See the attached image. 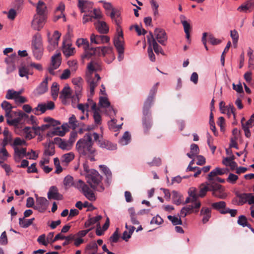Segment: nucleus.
I'll return each instance as SVG.
<instances>
[{
  "instance_id": "obj_1",
  "label": "nucleus",
  "mask_w": 254,
  "mask_h": 254,
  "mask_svg": "<svg viewBox=\"0 0 254 254\" xmlns=\"http://www.w3.org/2000/svg\"><path fill=\"white\" fill-rule=\"evenodd\" d=\"M93 145L92 134L88 133L77 142L76 149L81 157L91 161H94L97 153Z\"/></svg>"
},
{
  "instance_id": "obj_2",
  "label": "nucleus",
  "mask_w": 254,
  "mask_h": 254,
  "mask_svg": "<svg viewBox=\"0 0 254 254\" xmlns=\"http://www.w3.org/2000/svg\"><path fill=\"white\" fill-rule=\"evenodd\" d=\"M93 145L92 134L88 133L77 142L76 149L81 157L91 161H94L97 153Z\"/></svg>"
},
{
  "instance_id": "obj_3",
  "label": "nucleus",
  "mask_w": 254,
  "mask_h": 254,
  "mask_svg": "<svg viewBox=\"0 0 254 254\" xmlns=\"http://www.w3.org/2000/svg\"><path fill=\"white\" fill-rule=\"evenodd\" d=\"M96 65V63L91 62L88 64L86 71L85 79L91 95L94 94L95 89L98 85V82L101 79L99 74L95 72Z\"/></svg>"
},
{
  "instance_id": "obj_4",
  "label": "nucleus",
  "mask_w": 254,
  "mask_h": 254,
  "mask_svg": "<svg viewBox=\"0 0 254 254\" xmlns=\"http://www.w3.org/2000/svg\"><path fill=\"white\" fill-rule=\"evenodd\" d=\"M85 178L87 182L94 190L102 192L104 190L102 183V177L96 170L91 169L88 174L85 175Z\"/></svg>"
},
{
  "instance_id": "obj_5",
  "label": "nucleus",
  "mask_w": 254,
  "mask_h": 254,
  "mask_svg": "<svg viewBox=\"0 0 254 254\" xmlns=\"http://www.w3.org/2000/svg\"><path fill=\"white\" fill-rule=\"evenodd\" d=\"M75 188L81 192L85 197L90 201H94L96 199L93 190L82 180H79L76 182L75 184Z\"/></svg>"
},
{
  "instance_id": "obj_6",
  "label": "nucleus",
  "mask_w": 254,
  "mask_h": 254,
  "mask_svg": "<svg viewBox=\"0 0 254 254\" xmlns=\"http://www.w3.org/2000/svg\"><path fill=\"white\" fill-rule=\"evenodd\" d=\"M158 84L159 83H156L153 85L150 90L149 95L144 102L143 108V114L144 116H147L149 114H151L150 108L153 105L154 101V97L157 91V86Z\"/></svg>"
},
{
  "instance_id": "obj_7",
  "label": "nucleus",
  "mask_w": 254,
  "mask_h": 254,
  "mask_svg": "<svg viewBox=\"0 0 254 254\" xmlns=\"http://www.w3.org/2000/svg\"><path fill=\"white\" fill-rule=\"evenodd\" d=\"M92 135L94 140L97 142V144L101 148H105L109 150H115L117 149V147L116 144L101 138L100 135L96 132H93Z\"/></svg>"
},
{
  "instance_id": "obj_8",
  "label": "nucleus",
  "mask_w": 254,
  "mask_h": 254,
  "mask_svg": "<svg viewBox=\"0 0 254 254\" xmlns=\"http://www.w3.org/2000/svg\"><path fill=\"white\" fill-rule=\"evenodd\" d=\"M47 35L49 43L47 49L49 52H51L58 47L61 34L58 31H55L52 37L50 36V32H48Z\"/></svg>"
},
{
  "instance_id": "obj_9",
  "label": "nucleus",
  "mask_w": 254,
  "mask_h": 254,
  "mask_svg": "<svg viewBox=\"0 0 254 254\" xmlns=\"http://www.w3.org/2000/svg\"><path fill=\"white\" fill-rule=\"evenodd\" d=\"M13 114L15 116H17V118L13 119L12 118H7V123L9 125L15 127H18L22 119H26L28 118V116L22 111L14 112Z\"/></svg>"
},
{
  "instance_id": "obj_10",
  "label": "nucleus",
  "mask_w": 254,
  "mask_h": 254,
  "mask_svg": "<svg viewBox=\"0 0 254 254\" xmlns=\"http://www.w3.org/2000/svg\"><path fill=\"white\" fill-rule=\"evenodd\" d=\"M36 203L34 208L40 212H44L49 206V201L45 197H39L37 195H36Z\"/></svg>"
},
{
  "instance_id": "obj_11",
  "label": "nucleus",
  "mask_w": 254,
  "mask_h": 254,
  "mask_svg": "<svg viewBox=\"0 0 254 254\" xmlns=\"http://www.w3.org/2000/svg\"><path fill=\"white\" fill-rule=\"evenodd\" d=\"M46 20L45 16L35 14L31 22V26L35 30L40 31L44 26Z\"/></svg>"
},
{
  "instance_id": "obj_12",
  "label": "nucleus",
  "mask_w": 254,
  "mask_h": 254,
  "mask_svg": "<svg viewBox=\"0 0 254 254\" xmlns=\"http://www.w3.org/2000/svg\"><path fill=\"white\" fill-rule=\"evenodd\" d=\"M236 196L240 198V202L241 204L245 203H248L249 204H254V196L251 193H241L236 192Z\"/></svg>"
},
{
  "instance_id": "obj_13",
  "label": "nucleus",
  "mask_w": 254,
  "mask_h": 254,
  "mask_svg": "<svg viewBox=\"0 0 254 254\" xmlns=\"http://www.w3.org/2000/svg\"><path fill=\"white\" fill-rule=\"evenodd\" d=\"M147 42L149 44V46L153 47L155 52L156 54L162 53V49L161 47L159 46L154 37L153 34L151 32H149L148 35L146 36Z\"/></svg>"
},
{
  "instance_id": "obj_14",
  "label": "nucleus",
  "mask_w": 254,
  "mask_h": 254,
  "mask_svg": "<svg viewBox=\"0 0 254 254\" xmlns=\"http://www.w3.org/2000/svg\"><path fill=\"white\" fill-rule=\"evenodd\" d=\"M154 35L158 42L161 45H166L167 36L165 31L161 28H156L154 30Z\"/></svg>"
},
{
  "instance_id": "obj_15",
  "label": "nucleus",
  "mask_w": 254,
  "mask_h": 254,
  "mask_svg": "<svg viewBox=\"0 0 254 254\" xmlns=\"http://www.w3.org/2000/svg\"><path fill=\"white\" fill-rule=\"evenodd\" d=\"M74 48L72 47L71 43L68 40H64L63 42V53L66 57H69L74 54Z\"/></svg>"
},
{
  "instance_id": "obj_16",
  "label": "nucleus",
  "mask_w": 254,
  "mask_h": 254,
  "mask_svg": "<svg viewBox=\"0 0 254 254\" xmlns=\"http://www.w3.org/2000/svg\"><path fill=\"white\" fill-rule=\"evenodd\" d=\"M47 197L49 199L62 200L63 198V195L59 193L57 187L54 186L49 188Z\"/></svg>"
},
{
  "instance_id": "obj_17",
  "label": "nucleus",
  "mask_w": 254,
  "mask_h": 254,
  "mask_svg": "<svg viewBox=\"0 0 254 254\" xmlns=\"http://www.w3.org/2000/svg\"><path fill=\"white\" fill-rule=\"evenodd\" d=\"M60 55V54H57L52 57L51 64L48 68V71L51 74H55L54 70L57 69L61 64Z\"/></svg>"
},
{
  "instance_id": "obj_18",
  "label": "nucleus",
  "mask_w": 254,
  "mask_h": 254,
  "mask_svg": "<svg viewBox=\"0 0 254 254\" xmlns=\"http://www.w3.org/2000/svg\"><path fill=\"white\" fill-rule=\"evenodd\" d=\"M32 50H39L43 48L41 36L39 33L34 35L32 38L31 43Z\"/></svg>"
},
{
  "instance_id": "obj_19",
  "label": "nucleus",
  "mask_w": 254,
  "mask_h": 254,
  "mask_svg": "<svg viewBox=\"0 0 254 254\" xmlns=\"http://www.w3.org/2000/svg\"><path fill=\"white\" fill-rule=\"evenodd\" d=\"M14 158L16 162L20 161L22 157L25 156H29V154H30L29 152H26V149L25 148L19 149L17 147H14Z\"/></svg>"
},
{
  "instance_id": "obj_20",
  "label": "nucleus",
  "mask_w": 254,
  "mask_h": 254,
  "mask_svg": "<svg viewBox=\"0 0 254 254\" xmlns=\"http://www.w3.org/2000/svg\"><path fill=\"white\" fill-rule=\"evenodd\" d=\"M48 77L46 78L40 84V85L34 90V93L35 95H40L45 93L48 90Z\"/></svg>"
},
{
  "instance_id": "obj_21",
  "label": "nucleus",
  "mask_w": 254,
  "mask_h": 254,
  "mask_svg": "<svg viewBox=\"0 0 254 254\" xmlns=\"http://www.w3.org/2000/svg\"><path fill=\"white\" fill-rule=\"evenodd\" d=\"M55 140H60L59 143V147L62 149L69 150L71 149L73 140H71V139H69L68 141L62 140L59 137H56L55 138Z\"/></svg>"
},
{
  "instance_id": "obj_22",
  "label": "nucleus",
  "mask_w": 254,
  "mask_h": 254,
  "mask_svg": "<svg viewBox=\"0 0 254 254\" xmlns=\"http://www.w3.org/2000/svg\"><path fill=\"white\" fill-rule=\"evenodd\" d=\"M94 25L96 29L101 34H106L109 31V27L104 21L98 20L94 23Z\"/></svg>"
},
{
  "instance_id": "obj_23",
  "label": "nucleus",
  "mask_w": 254,
  "mask_h": 254,
  "mask_svg": "<svg viewBox=\"0 0 254 254\" xmlns=\"http://www.w3.org/2000/svg\"><path fill=\"white\" fill-rule=\"evenodd\" d=\"M98 55L102 54L103 56L110 55L112 57V60L115 58L113 54V48L111 47H97Z\"/></svg>"
},
{
  "instance_id": "obj_24",
  "label": "nucleus",
  "mask_w": 254,
  "mask_h": 254,
  "mask_svg": "<svg viewBox=\"0 0 254 254\" xmlns=\"http://www.w3.org/2000/svg\"><path fill=\"white\" fill-rule=\"evenodd\" d=\"M213 188L211 185H209V184L207 182L202 183L200 186V190L198 193L199 196L200 197H204L207 191H212V190H213Z\"/></svg>"
},
{
  "instance_id": "obj_25",
  "label": "nucleus",
  "mask_w": 254,
  "mask_h": 254,
  "mask_svg": "<svg viewBox=\"0 0 254 254\" xmlns=\"http://www.w3.org/2000/svg\"><path fill=\"white\" fill-rule=\"evenodd\" d=\"M1 107L5 111V117L7 118L13 117V115L11 113L13 107L10 103L6 101H3L1 104Z\"/></svg>"
},
{
  "instance_id": "obj_26",
  "label": "nucleus",
  "mask_w": 254,
  "mask_h": 254,
  "mask_svg": "<svg viewBox=\"0 0 254 254\" xmlns=\"http://www.w3.org/2000/svg\"><path fill=\"white\" fill-rule=\"evenodd\" d=\"M211 210L210 208L203 207L201 210L200 214L203 216L202 222L203 224L206 223L211 217Z\"/></svg>"
},
{
  "instance_id": "obj_27",
  "label": "nucleus",
  "mask_w": 254,
  "mask_h": 254,
  "mask_svg": "<svg viewBox=\"0 0 254 254\" xmlns=\"http://www.w3.org/2000/svg\"><path fill=\"white\" fill-rule=\"evenodd\" d=\"M98 48H93L89 47L87 49L84 50V54L82 56L83 59H89L94 55H98Z\"/></svg>"
},
{
  "instance_id": "obj_28",
  "label": "nucleus",
  "mask_w": 254,
  "mask_h": 254,
  "mask_svg": "<svg viewBox=\"0 0 254 254\" xmlns=\"http://www.w3.org/2000/svg\"><path fill=\"white\" fill-rule=\"evenodd\" d=\"M219 177L218 176H213L211 177H209V174L208 175L207 177V182L211 185L213 188L218 189L219 187H221L222 186L218 184Z\"/></svg>"
},
{
  "instance_id": "obj_29",
  "label": "nucleus",
  "mask_w": 254,
  "mask_h": 254,
  "mask_svg": "<svg viewBox=\"0 0 254 254\" xmlns=\"http://www.w3.org/2000/svg\"><path fill=\"white\" fill-rule=\"evenodd\" d=\"M98 251V246L95 242L87 245L85 249V254H96Z\"/></svg>"
},
{
  "instance_id": "obj_30",
  "label": "nucleus",
  "mask_w": 254,
  "mask_h": 254,
  "mask_svg": "<svg viewBox=\"0 0 254 254\" xmlns=\"http://www.w3.org/2000/svg\"><path fill=\"white\" fill-rule=\"evenodd\" d=\"M211 207L213 209L218 211L220 213L222 211H225L226 207V203L224 201H220L214 202L211 204Z\"/></svg>"
},
{
  "instance_id": "obj_31",
  "label": "nucleus",
  "mask_w": 254,
  "mask_h": 254,
  "mask_svg": "<svg viewBox=\"0 0 254 254\" xmlns=\"http://www.w3.org/2000/svg\"><path fill=\"white\" fill-rule=\"evenodd\" d=\"M47 10L46 4L42 0H39L36 6V14L40 15L41 16H45V14Z\"/></svg>"
},
{
  "instance_id": "obj_32",
  "label": "nucleus",
  "mask_w": 254,
  "mask_h": 254,
  "mask_svg": "<svg viewBox=\"0 0 254 254\" xmlns=\"http://www.w3.org/2000/svg\"><path fill=\"white\" fill-rule=\"evenodd\" d=\"M62 130L61 129L60 127H57L56 128V130H53L52 132V133L54 135H60L61 136H63L65 132L68 130L69 126L67 124H63L62 126Z\"/></svg>"
},
{
  "instance_id": "obj_33",
  "label": "nucleus",
  "mask_w": 254,
  "mask_h": 254,
  "mask_svg": "<svg viewBox=\"0 0 254 254\" xmlns=\"http://www.w3.org/2000/svg\"><path fill=\"white\" fill-rule=\"evenodd\" d=\"M60 98L64 102V100L71 98V90L69 86H65L61 92Z\"/></svg>"
},
{
  "instance_id": "obj_34",
  "label": "nucleus",
  "mask_w": 254,
  "mask_h": 254,
  "mask_svg": "<svg viewBox=\"0 0 254 254\" xmlns=\"http://www.w3.org/2000/svg\"><path fill=\"white\" fill-rule=\"evenodd\" d=\"M213 190L212 191V195L217 198L220 199H224L226 197L227 194L224 191V190L221 187H219L218 189L213 188Z\"/></svg>"
},
{
  "instance_id": "obj_35",
  "label": "nucleus",
  "mask_w": 254,
  "mask_h": 254,
  "mask_svg": "<svg viewBox=\"0 0 254 254\" xmlns=\"http://www.w3.org/2000/svg\"><path fill=\"white\" fill-rule=\"evenodd\" d=\"M142 124L145 131H148L152 126L151 114L147 116L143 115Z\"/></svg>"
},
{
  "instance_id": "obj_36",
  "label": "nucleus",
  "mask_w": 254,
  "mask_h": 254,
  "mask_svg": "<svg viewBox=\"0 0 254 254\" xmlns=\"http://www.w3.org/2000/svg\"><path fill=\"white\" fill-rule=\"evenodd\" d=\"M55 153V147L53 143L51 142H49L48 145L45 146V149L44 152V156H53Z\"/></svg>"
},
{
  "instance_id": "obj_37",
  "label": "nucleus",
  "mask_w": 254,
  "mask_h": 254,
  "mask_svg": "<svg viewBox=\"0 0 254 254\" xmlns=\"http://www.w3.org/2000/svg\"><path fill=\"white\" fill-rule=\"evenodd\" d=\"M131 136L128 131H126L123 136L119 140V143L122 146H125L128 144L130 141Z\"/></svg>"
},
{
  "instance_id": "obj_38",
  "label": "nucleus",
  "mask_w": 254,
  "mask_h": 254,
  "mask_svg": "<svg viewBox=\"0 0 254 254\" xmlns=\"http://www.w3.org/2000/svg\"><path fill=\"white\" fill-rule=\"evenodd\" d=\"M254 6V0H250L245 3L241 5L238 8V10L240 11L246 12L248 10Z\"/></svg>"
},
{
  "instance_id": "obj_39",
  "label": "nucleus",
  "mask_w": 254,
  "mask_h": 254,
  "mask_svg": "<svg viewBox=\"0 0 254 254\" xmlns=\"http://www.w3.org/2000/svg\"><path fill=\"white\" fill-rule=\"evenodd\" d=\"M102 218L101 215H97L95 217H93L88 219V220L85 223V227L87 228L91 226L98 223L99 221Z\"/></svg>"
},
{
  "instance_id": "obj_40",
  "label": "nucleus",
  "mask_w": 254,
  "mask_h": 254,
  "mask_svg": "<svg viewBox=\"0 0 254 254\" xmlns=\"http://www.w3.org/2000/svg\"><path fill=\"white\" fill-rule=\"evenodd\" d=\"M74 154L72 152L64 154L61 157L62 163L66 165L71 162L74 159Z\"/></svg>"
},
{
  "instance_id": "obj_41",
  "label": "nucleus",
  "mask_w": 254,
  "mask_h": 254,
  "mask_svg": "<svg viewBox=\"0 0 254 254\" xmlns=\"http://www.w3.org/2000/svg\"><path fill=\"white\" fill-rule=\"evenodd\" d=\"M83 81V79L81 77H77L72 79V82L75 85L76 92H80L81 90Z\"/></svg>"
},
{
  "instance_id": "obj_42",
  "label": "nucleus",
  "mask_w": 254,
  "mask_h": 254,
  "mask_svg": "<svg viewBox=\"0 0 254 254\" xmlns=\"http://www.w3.org/2000/svg\"><path fill=\"white\" fill-rule=\"evenodd\" d=\"M21 93V91H15L13 89H8L7 91L5 98L8 100L14 99L15 100L17 96L20 95Z\"/></svg>"
},
{
  "instance_id": "obj_43",
  "label": "nucleus",
  "mask_w": 254,
  "mask_h": 254,
  "mask_svg": "<svg viewBox=\"0 0 254 254\" xmlns=\"http://www.w3.org/2000/svg\"><path fill=\"white\" fill-rule=\"evenodd\" d=\"M200 202H195L194 204L188 205L184 207L190 213H191L193 211L197 212L198 211V209L200 207Z\"/></svg>"
},
{
  "instance_id": "obj_44",
  "label": "nucleus",
  "mask_w": 254,
  "mask_h": 254,
  "mask_svg": "<svg viewBox=\"0 0 254 254\" xmlns=\"http://www.w3.org/2000/svg\"><path fill=\"white\" fill-rule=\"evenodd\" d=\"M46 110V104L41 103L33 110V112L35 115H39L45 113Z\"/></svg>"
},
{
  "instance_id": "obj_45",
  "label": "nucleus",
  "mask_w": 254,
  "mask_h": 254,
  "mask_svg": "<svg viewBox=\"0 0 254 254\" xmlns=\"http://www.w3.org/2000/svg\"><path fill=\"white\" fill-rule=\"evenodd\" d=\"M34 220V218L29 219H24V218H20L19 219V223L21 227L26 228L32 224Z\"/></svg>"
},
{
  "instance_id": "obj_46",
  "label": "nucleus",
  "mask_w": 254,
  "mask_h": 254,
  "mask_svg": "<svg viewBox=\"0 0 254 254\" xmlns=\"http://www.w3.org/2000/svg\"><path fill=\"white\" fill-rule=\"evenodd\" d=\"M44 121L49 124L50 128L53 127H54V130H56V128L59 127L58 126L60 125L59 121L55 120L50 117L45 118Z\"/></svg>"
},
{
  "instance_id": "obj_47",
  "label": "nucleus",
  "mask_w": 254,
  "mask_h": 254,
  "mask_svg": "<svg viewBox=\"0 0 254 254\" xmlns=\"http://www.w3.org/2000/svg\"><path fill=\"white\" fill-rule=\"evenodd\" d=\"M76 183H73V178L69 175L66 176L64 180V185L66 188H70L72 186L75 187Z\"/></svg>"
},
{
  "instance_id": "obj_48",
  "label": "nucleus",
  "mask_w": 254,
  "mask_h": 254,
  "mask_svg": "<svg viewBox=\"0 0 254 254\" xmlns=\"http://www.w3.org/2000/svg\"><path fill=\"white\" fill-rule=\"evenodd\" d=\"M59 91V85L57 82H54L51 87V95L53 98L56 100L58 96Z\"/></svg>"
},
{
  "instance_id": "obj_49",
  "label": "nucleus",
  "mask_w": 254,
  "mask_h": 254,
  "mask_svg": "<svg viewBox=\"0 0 254 254\" xmlns=\"http://www.w3.org/2000/svg\"><path fill=\"white\" fill-rule=\"evenodd\" d=\"M128 211L129 213L131 223L134 225L138 224L139 221L136 218V216L134 208L133 207L129 208Z\"/></svg>"
},
{
  "instance_id": "obj_50",
  "label": "nucleus",
  "mask_w": 254,
  "mask_h": 254,
  "mask_svg": "<svg viewBox=\"0 0 254 254\" xmlns=\"http://www.w3.org/2000/svg\"><path fill=\"white\" fill-rule=\"evenodd\" d=\"M114 46L118 52L124 51L123 41L120 39H115L114 40Z\"/></svg>"
},
{
  "instance_id": "obj_51",
  "label": "nucleus",
  "mask_w": 254,
  "mask_h": 254,
  "mask_svg": "<svg viewBox=\"0 0 254 254\" xmlns=\"http://www.w3.org/2000/svg\"><path fill=\"white\" fill-rule=\"evenodd\" d=\"M181 195L175 190L172 191V200L174 204L178 205L181 203Z\"/></svg>"
},
{
  "instance_id": "obj_52",
  "label": "nucleus",
  "mask_w": 254,
  "mask_h": 254,
  "mask_svg": "<svg viewBox=\"0 0 254 254\" xmlns=\"http://www.w3.org/2000/svg\"><path fill=\"white\" fill-rule=\"evenodd\" d=\"M180 216L179 217L178 216H173L171 215L168 216L167 218L168 219L171 221L172 223L174 225H182V221L181 219Z\"/></svg>"
},
{
  "instance_id": "obj_53",
  "label": "nucleus",
  "mask_w": 254,
  "mask_h": 254,
  "mask_svg": "<svg viewBox=\"0 0 254 254\" xmlns=\"http://www.w3.org/2000/svg\"><path fill=\"white\" fill-rule=\"evenodd\" d=\"M68 123L70 125V127L72 129H75L77 127L79 126L78 122L76 120L75 116L73 115L69 118Z\"/></svg>"
},
{
  "instance_id": "obj_54",
  "label": "nucleus",
  "mask_w": 254,
  "mask_h": 254,
  "mask_svg": "<svg viewBox=\"0 0 254 254\" xmlns=\"http://www.w3.org/2000/svg\"><path fill=\"white\" fill-rule=\"evenodd\" d=\"M189 195L191 197V199L193 200H197L199 197L198 194L197 193V190L195 188L191 187L188 191Z\"/></svg>"
},
{
  "instance_id": "obj_55",
  "label": "nucleus",
  "mask_w": 254,
  "mask_h": 254,
  "mask_svg": "<svg viewBox=\"0 0 254 254\" xmlns=\"http://www.w3.org/2000/svg\"><path fill=\"white\" fill-rule=\"evenodd\" d=\"M117 120L113 118L111 120L108 122V125L111 129H115V130H118L122 127V126L123 123H122L121 125H116Z\"/></svg>"
},
{
  "instance_id": "obj_56",
  "label": "nucleus",
  "mask_w": 254,
  "mask_h": 254,
  "mask_svg": "<svg viewBox=\"0 0 254 254\" xmlns=\"http://www.w3.org/2000/svg\"><path fill=\"white\" fill-rule=\"evenodd\" d=\"M29 69L25 66H20L19 67V75L21 77H26L27 79H28Z\"/></svg>"
},
{
  "instance_id": "obj_57",
  "label": "nucleus",
  "mask_w": 254,
  "mask_h": 254,
  "mask_svg": "<svg viewBox=\"0 0 254 254\" xmlns=\"http://www.w3.org/2000/svg\"><path fill=\"white\" fill-rule=\"evenodd\" d=\"M3 134L4 136L3 139L8 142L10 143L12 140V133L9 131L7 128H4L3 131Z\"/></svg>"
},
{
  "instance_id": "obj_58",
  "label": "nucleus",
  "mask_w": 254,
  "mask_h": 254,
  "mask_svg": "<svg viewBox=\"0 0 254 254\" xmlns=\"http://www.w3.org/2000/svg\"><path fill=\"white\" fill-rule=\"evenodd\" d=\"M90 40L91 44H101L100 35H95L93 33L90 35Z\"/></svg>"
},
{
  "instance_id": "obj_59",
  "label": "nucleus",
  "mask_w": 254,
  "mask_h": 254,
  "mask_svg": "<svg viewBox=\"0 0 254 254\" xmlns=\"http://www.w3.org/2000/svg\"><path fill=\"white\" fill-rule=\"evenodd\" d=\"M99 104L102 108H108L110 106L108 99L105 97H101L100 98Z\"/></svg>"
},
{
  "instance_id": "obj_60",
  "label": "nucleus",
  "mask_w": 254,
  "mask_h": 254,
  "mask_svg": "<svg viewBox=\"0 0 254 254\" xmlns=\"http://www.w3.org/2000/svg\"><path fill=\"white\" fill-rule=\"evenodd\" d=\"M225 173L224 169H221L219 167L216 168L215 169L212 170L209 173V177H211L213 176H219L222 175Z\"/></svg>"
},
{
  "instance_id": "obj_61",
  "label": "nucleus",
  "mask_w": 254,
  "mask_h": 254,
  "mask_svg": "<svg viewBox=\"0 0 254 254\" xmlns=\"http://www.w3.org/2000/svg\"><path fill=\"white\" fill-rule=\"evenodd\" d=\"M44 51V48H41L39 50H32L33 55L34 57L38 60H40L43 56Z\"/></svg>"
},
{
  "instance_id": "obj_62",
  "label": "nucleus",
  "mask_w": 254,
  "mask_h": 254,
  "mask_svg": "<svg viewBox=\"0 0 254 254\" xmlns=\"http://www.w3.org/2000/svg\"><path fill=\"white\" fill-rule=\"evenodd\" d=\"M11 145L14 148L16 147L17 145H26V142L24 140L21 139L19 137H16L14 139V140Z\"/></svg>"
},
{
  "instance_id": "obj_63",
  "label": "nucleus",
  "mask_w": 254,
  "mask_h": 254,
  "mask_svg": "<svg viewBox=\"0 0 254 254\" xmlns=\"http://www.w3.org/2000/svg\"><path fill=\"white\" fill-rule=\"evenodd\" d=\"M8 157L9 154L5 148L1 147L0 149V159L6 160Z\"/></svg>"
},
{
  "instance_id": "obj_64",
  "label": "nucleus",
  "mask_w": 254,
  "mask_h": 254,
  "mask_svg": "<svg viewBox=\"0 0 254 254\" xmlns=\"http://www.w3.org/2000/svg\"><path fill=\"white\" fill-rule=\"evenodd\" d=\"M230 36L232 39L233 43L237 44L239 39V34L236 30H231L230 32Z\"/></svg>"
}]
</instances>
